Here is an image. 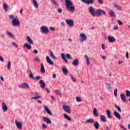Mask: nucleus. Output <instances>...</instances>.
Masks as SVG:
<instances>
[{
  "label": "nucleus",
  "mask_w": 130,
  "mask_h": 130,
  "mask_svg": "<svg viewBox=\"0 0 130 130\" xmlns=\"http://www.w3.org/2000/svg\"><path fill=\"white\" fill-rule=\"evenodd\" d=\"M61 56L63 60H64L65 62H68V59H67V57H66V55L64 53H62L61 54Z\"/></svg>",
  "instance_id": "obj_30"
},
{
  "label": "nucleus",
  "mask_w": 130,
  "mask_h": 130,
  "mask_svg": "<svg viewBox=\"0 0 130 130\" xmlns=\"http://www.w3.org/2000/svg\"><path fill=\"white\" fill-rule=\"evenodd\" d=\"M66 23L70 27H73V26H74V20H71V19L67 20Z\"/></svg>",
  "instance_id": "obj_11"
},
{
  "label": "nucleus",
  "mask_w": 130,
  "mask_h": 130,
  "mask_svg": "<svg viewBox=\"0 0 130 130\" xmlns=\"http://www.w3.org/2000/svg\"><path fill=\"white\" fill-rule=\"evenodd\" d=\"M2 108L4 112L8 111V106L5 103H2Z\"/></svg>",
  "instance_id": "obj_14"
},
{
  "label": "nucleus",
  "mask_w": 130,
  "mask_h": 130,
  "mask_svg": "<svg viewBox=\"0 0 130 130\" xmlns=\"http://www.w3.org/2000/svg\"><path fill=\"white\" fill-rule=\"evenodd\" d=\"M114 114L115 115V116L118 118V119H120V118H121V116H120V114H119V113L116 112V111H114Z\"/></svg>",
  "instance_id": "obj_19"
},
{
  "label": "nucleus",
  "mask_w": 130,
  "mask_h": 130,
  "mask_svg": "<svg viewBox=\"0 0 130 130\" xmlns=\"http://www.w3.org/2000/svg\"><path fill=\"white\" fill-rule=\"evenodd\" d=\"M95 121H94V119H88L85 121V123H94Z\"/></svg>",
  "instance_id": "obj_26"
},
{
  "label": "nucleus",
  "mask_w": 130,
  "mask_h": 130,
  "mask_svg": "<svg viewBox=\"0 0 130 130\" xmlns=\"http://www.w3.org/2000/svg\"><path fill=\"white\" fill-rule=\"evenodd\" d=\"M50 30H51V31H53V32H54V31L55 30L54 27H50Z\"/></svg>",
  "instance_id": "obj_61"
},
{
  "label": "nucleus",
  "mask_w": 130,
  "mask_h": 130,
  "mask_svg": "<svg viewBox=\"0 0 130 130\" xmlns=\"http://www.w3.org/2000/svg\"><path fill=\"white\" fill-rule=\"evenodd\" d=\"M70 77H71V79L72 80V81H73V82H77V79H76L75 77H74L73 76V75H70Z\"/></svg>",
  "instance_id": "obj_38"
},
{
  "label": "nucleus",
  "mask_w": 130,
  "mask_h": 130,
  "mask_svg": "<svg viewBox=\"0 0 130 130\" xmlns=\"http://www.w3.org/2000/svg\"><path fill=\"white\" fill-rule=\"evenodd\" d=\"M29 78H30V79H31L32 80H35V77H34V75H33V74H32V73H31L29 74Z\"/></svg>",
  "instance_id": "obj_41"
},
{
  "label": "nucleus",
  "mask_w": 130,
  "mask_h": 130,
  "mask_svg": "<svg viewBox=\"0 0 130 130\" xmlns=\"http://www.w3.org/2000/svg\"><path fill=\"white\" fill-rule=\"evenodd\" d=\"M0 60L2 61V62H4L5 61V59H4V58L2 57V56L0 55Z\"/></svg>",
  "instance_id": "obj_57"
},
{
  "label": "nucleus",
  "mask_w": 130,
  "mask_h": 130,
  "mask_svg": "<svg viewBox=\"0 0 130 130\" xmlns=\"http://www.w3.org/2000/svg\"><path fill=\"white\" fill-rule=\"evenodd\" d=\"M51 2L52 3V4L55 5V6H58V3H57L55 0H51Z\"/></svg>",
  "instance_id": "obj_39"
},
{
  "label": "nucleus",
  "mask_w": 130,
  "mask_h": 130,
  "mask_svg": "<svg viewBox=\"0 0 130 130\" xmlns=\"http://www.w3.org/2000/svg\"><path fill=\"white\" fill-rule=\"evenodd\" d=\"M55 93L58 94V95H60V96L61 95V92L60 91V90H56L55 91Z\"/></svg>",
  "instance_id": "obj_44"
},
{
  "label": "nucleus",
  "mask_w": 130,
  "mask_h": 130,
  "mask_svg": "<svg viewBox=\"0 0 130 130\" xmlns=\"http://www.w3.org/2000/svg\"><path fill=\"white\" fill-rule=\"evenodd\" d=\"M102 48L103 50H104L105 49V45L103 44H102Z\"/></svg>",
  "instance_id": "obj_59"
},
{
  "label": "nucleus",
  "mask_w": 130,
  "mask_h": 130,
  "mask_svg": "<svg viewBox=\"0 0 130 130\" xmlns=\"http://www.w3.org/2000/svg\"><path fill=\"white\" fill-rule=\"evenodd\" d=\"M115 107L118 109V111L119 112H121V109L119 106H117L116 105H115Z\"/></svg>",
  "instance_id": "obj_42"
},
{
  "label": "nucleus",
  "mask_w": 130,
  "mask_h": 130,
  "mask_svg": "<svg viewBox=\"0 0 130 130\" xmlns=\"http://www.w3.org/2000/svg\"><path fill=\"white\" fill-rule=\"evenodd\" d=\"M8 70H11V61H9L8 65Z\"/></svg>",
  "instance_id": "obj_49"
},
{
  "label": "nucleus",
  "mask_w": 130,
  "mask_h": 130,
  "mask_svg": "<svg viewBox=\"0 0 130 130\" xmlns=\"http://www.w3.org/2000/svg\"><path fill=\"white\" fill-rule=\"evenodd\" d=\"M83 3H84L86 5H93L95 2V0H81Z\"/></svg>",
  "instance_id": "obj_9"
},
{
  "label": "nucleus",
  "mask_w": 130,
  "mask_h": 130,
  "mask_svg": "<svg viewBox=\"0 0 130 130\" xmlns=\"http://www.w3.org/2000/svg\"><path fill=\"white\" fill-rule=\"evenodd\" d=\"M118 23L120 26H121L123 24V22L120 20H118Z\"/></svg>",
  "instance_id": "obj_52"
},
{
  "label": "nucleus",
  "mask_w": 130,
  "mask_h": 130,
  "mask_svg": "<svg viewBox=\"0 0 130 130\" xmlns=\"http://www.w3.org/2000/svg\"><path fill=\"white\" fill-rule=\"evenodd\" d=\"M34 59H35V60H36L37 61H38L39 62H40V61H41L40 59L38 57L35 58Z\"/></svg>",
  "instance_id": "obj_53"
},
{
  "label": "nucleus",
  "mask_w": 130,
  "mask_h": 130,
  "mask_svg": "<svg viewBox=\"0 0 130 130\" xmlns=\"http://www.w3.org/2000/svg\"><path fill=\"white\" fill-rule=\"evenodd\" d=\"M7 34L9 35V36H11V37H13V36H14V35H13V34L11 33V32L10 31H8Z\"/></svg>",
  "instance_id": "obj_54"
},
{
  "label": "nucleus",
  "mask_w": 130,
  "mask_h": 130,
  "mask_svg": "<svg viewBox=\"0 0 130 130\" xmlns=\"http://www.w3.org/2000/svg\"><path fill=\"white\" fill-rule=\"evenodd\" d=\"M115 97H117V88H116L114 90Z\"/></svg>",
  "instance_id": "obj_48"
},
{
  "label": "nucleus",
  "mask_w": 130,
  "mask_h": 130,
  "mask_svg": "<svg viewBox=\"0 0 130 130\" xmlns=\"http://www.w3.org/2000/svg\"><path fill=\"white\" fill-rule=\"evenodd\" d=\"M20 21H19L17 18H14L12 21V25L16 27H18V26L20 25Z\"/></svg>",
  "instance_id": "obj_5"
},
{
  "label": "nucleus",
  "mask_w": 130,
  "mask_h": 130,
  "mask_svg": "<svg viewBox=\"0 0 130 130\" xmlns=\"http://www.w3.org/2000/svg\"><path fill=\"white\" fill-rule=\"evenodd\" d=\"M126 96H127V97H130L129 90H126Z\"/></svg>",
  "instance_id": "obj_46"
},
{
  "label": "nucleus",
  "mask_w": 130,
  "mask_h": 130,
  "mask_svg": "<svg viewBox=\"0 0 130 130\" xmlns=\"http://www.w3.org/2000/svg\"><path fill=\"white\" fill-rule=\"evenodd\" d=\"M98 2L100 5H103V0H98Z\"/></svg>",
  "instance_id": "obj_58"
},
{
  "label": "nucleus",
  "mask_w": 130,
  "mask_h": 130,
  "mask_svg": "<svg viewBox=\"0 0 130 130\" xmlns=\"http://www.w3.org/2000/svg\"><path fill=\"white\" fill-rule=\"evenodd\" d=\"M50 56L52 58H53L54 59H55L56 58L55 56H54V54H53V52L51 51H50Z\"/></svg>",
  "instance_id": "obj_40"
},
{
  "label": "nucleus",
  "mask_w": 130,
  "mask_h": 130,
  "mask_svg": "<svg viewBox=\"0 0 130 130\" xmlns=\"http://www.w3.org/2000/svg\"><path fill=\"white\" fill-rule=\"evenodd\" d=\"M84 57L86 59L87 66H90V64L91 63V62L90 61V59H89V57L88 56V55H85L84 56Z\"/></svg>",
  "instance_id": "obj_21"
},
{
  "label": "nucleus",
  "mask_w": 130,
  "mask_h": 130,
  "mask_svg": "<svg viewBox=\"0 0 130 130\" xmlns=\"http://www.w3.org/2000/svg\"><path fill=\"white\" fill-rule=\"evenodd\" d=\"M110 16H112V17H116V15H115V13L113 12L112 10H110V12L109 13Z\"/></svg>",
  "instance_id": "obj_35"
},
{
  "label": "nucleus",
  "mask_w": 130,
  "mask_h": 130,
  "mask_svg": "<svg viewBox=\"0 0 130 130\" xmlns=\"http://www.w3.org/2000/svg\"><path fill=\"white\" fill-rule=\"evenodd\" d=\"M41 73L42 74H44V73H45V69L44 68V65H43V63L41 64Z\"/></svg>",
  "instance_id": "obj_24"
},
{
  "label": "nucleus",
  "mask_w": 130,
  "mask_h": 130,
  "mask_svg": "<svg viewBox=\"0 0 130 130\" xmlns=\"http://www.w3.org/2000/svg\"><path fill=\"white\" fill-rule=\"evenodd\" d=\"M107 115L110 119H111L112 118V116H111V111L109 110H107Z\"/></svg>",
  "instance_id": "obj_22"
},
{
  "label": "nucleus",
  "mask_w": 130,
  "mask_h": 130,
  "mask_svg": "<svg viewBox=\"0 0 130 130\" xmlns=\"http://www.w3.org/2000/svg\"><path fill=\"white\" fill-rule=\"evenodd\" d=\"M3 8L5 10V11H6V12H7L8 11V5L6 4H4L3 5Z\"/></svg>",
  "instance_id": "obj_37"
},
{
  "label": "nucleus",
  "mask_w": 130,
  "mask_h": 130,
  "mask_svg": "<svg viewBox=\"0 0 130 130\" xmlns=\"http://www.w3.org/2000/svg\"><path fill=\"white\" fill-rule=\"evenodd\" d=\"M101 120H102L103 122H106V121H107V120L106 119L105 116L103 115H101Z\"/></svg>",
  "instance_id": "obj_27"
},
{
  "label": "nucleus",
  "mask_w": 130,
  "mask_h": 130,
  "mask_svg": "<svg viewBox=\"0 0 130 130\" xmlns=\"http://www.w3.org/2000/svg\"><path fill=\"white\" fill-rule=\"evenodd\" d=\"M93 115H94V116H98L99 114L97 113V109L96 108H94L93 109Z\"/></svg>",
  "instance_id": "obj_36"
},
{
  "label": "nucleus",
  "mask_w": 130,
  "mask_h": 130,
  "mask_svg": "<svg viewBox=\"0 0 130 130\" xmlns=\"http://www.w3.org/2000/svg\"><path fill=\"white\" fill-rule=\"evenodd\" d=\"M76 101H77V102H81L82 101V99L79 97H76Z\"/></svg>",
  "instance_id": "obj_47"
},
{
  "label": "nucleus",
  "mask_w": 130,
  "mask_h": 130,
  "mask_svg": "<svg viewBox=\"0 0 130 130\" xmlns=\"http://www.w3.org/2000/svg\"><path fill=\"white\" fill-rule=\"evenodd\" d=\"M129 55L128 54V53H126V57L128 59L129 58Z\"/></svg>",
  "instance_id": "obj_62"
},
{
  "label": "nucleus",
  "mask_w": 130,
  "mask_h": 130,
  "mask_svg": "<svg viewBox=\"0 0 130 130\" xmlns=\"http://www.w3.org/2000/svg\"><path fill=\"white\" fill-rule=\"evenodd\" d=\"M62 72L64 75H68V73H69L68 69L66 68H62Z\"/></svg>",
  "instance_id": "obj_33"
},
{
  "label": "nucleus",
  "mask_w": 130,
  "mask_h": 130,
  "mask_svg": "<svg viewBox=\"0 0 130 130\" xmlns=\"http://www.w3.org/2000/svg\"><path fill=\"white\" fill-rule=\"evenodd\" d=\"M41 79V77L37 76L36 77V81H39V79Z\"/></svg>",
  "instance_id": "obj_50"
},
{
  "label": "nucleus",
  "mask_w": 130,
  "mask_h": 130,
  "mask_svg": "<svg viewBox=\"0 0 130 130\" xmlns=\"http://www.w3.org/2000/svg\"><path fill=\"white\" fill-rule=\"evenodd\" d=\"M73 66H74V67H77L79 64V59H76L74 60V61L72 63Z\"/></svg>",
  "instance_id": "obj_23"
},
{
  "label": "nucleus",
  "mask_w": 130,
  "mask_h": 130,
  "mask_svg": "<svg viewBox=\"0 0 130 130\" xmlns=\"http://www.w3.org/2000/svg\"><path fill=\"white\" fill-rule=\"evenodd\" d=\"M43 121H44V122H46L47 124H51V123H52V122H51V120H50L49 118L46 117H43Z\"/></svg>",
  "instance_id": "obj_10"
},
{
  "label": "nucleus",
  "mask_w": 130,
  "mask_h": 130,
  "mask_svg": "<svg viewBox=\"0 0 130 130\" xmlns=\"http://www.w3.org/2000/svg\"><path fill=\"white\" fill-rule=\"evenodd\" d=\"M42 128L43 129H46V128H47V125H46V124L43 123L42 124Z\"/></svg>",
  "instance_id": "obj_45"
},
{
  "label": "nucleus",
  "mask_w": 130,
  "mask_h": 130,
  "mask_svg": "<svg viewBox=\"0 0 130 130\" xmlns=\"http://www.w3.org/2000/svg\"><path fill=\"white\" fill-rule=\"evenodd\" d=\"M88 11L89 12V13H90V14L91 15V16H92V17H93V18H95V17H96V10L93 7H89L88 9Z\"/></svg>",
  "instance_id": "obj_2"
},
{
  "label": "nucleus",
  "mask_w": 130,
  "mask_h": 130,
  "mask_svg": "<svg viewBox=\"0 0 130 130\" xmlns=\"http://www.w3.org/2000/svg\"><path fill=\"white\" fill-rule=\"evenodd\" d=\"M39 98H41L40 96H37L31 98V99H39Z\"/></svg>",
  "instance_id": "obj_51"
},
{
  "label": "nucleus",
  "mask_w": 130,
  "mask_h": 130,
  "mask_svg": "<svg viewBox=\"0 0 130 130\" xmlns=\"http://www.w3.org/2000/svg\"><path fill=\"white\" fill-rule=\"evenodd\" d=\"M108 39L109 40V42L110 43H112L113 42H115V38L113 37H108Z\"/></svg>",
  "instance_id": "obj_16"
},
{
  "label": "nucleus",
  "mask_w": 130,
  "mask_h": 130,
  "mask_svg": "<svg viewBox=\"0 0 130 130\" xmlns=\"http://www.w3.org/2000/svg\"><path fill=\"white\" fill-rule=\"evenodd\" d=\"M80 37H81V38L80 39V42H84V41H86V40H87V36H86L85 34H83V33L81 34Z\"/></svg>",
  "instance_id": "obj_6"
},
{
  "label": "nucleus",
  "mask_w": 130,
  "mask_h": 130,
  "mask_svg": "<svg viewBox=\"0 0 130 130\" xmlns=\"http://www.w3.org/2000/svg\"><path fill=\"white\" fill-rule=\"evenodd\" d=\"M106 86L108 90H109V91L111 90V84H110V83H106Z\"/></svg>",
  "instance_id": "obj_31"
},
{
  "label": "nucleus",
  "mask_w": 130,
  "mask_h": 130,
  "mask_svg": "<svg viewBox=\"0 0 130 130\" xmlns=\"http://www.w3.org/2000/svg\"><path fill=\"white\" fill-rule=\"evenodd\" d=\"M63 109L67 112V113L71 114V107L69 106L63 105L62 106Z\"/></svg>",
  "instance_id": "obj_8"
},
{
  "label": "nucleus",
  "mask_w": 130,
  "mask_h": 130,
  "mask_svg": "<svg viewBox=\"0 0 130 130\" xmlns=\"http://www.w3.org/2000/svg\"><path fill=\"white\" fill-rule=\"evenodd\" d=\"M114 7L115 8H116L117 10H119V11H120L121 10V6H119L117 4H114Z\"/></svg>",
  "instance_id": "obj_34"
},
{
  "label": "nucleus",
  "mask_w": 130,
  "mask_h": 130,
  "mask_svg": "<svg viewBox=\"0 0 130 130\" xmlns=\"http://www.w3.org/2000/svg\"><path fill=\"white\" fill-rule=\"evenodd\" d=\"M44 109H45L47 113L49 114V115H52V113L51 111H50L49 109H48V107L46 106H45L44 107Z\"/></svg>",
  "instance_id": "obj_17"
},
{
  "label": "nucleus",
  "mask_w": 130,
  "mask_h": 130,
  "mask_svg": "<svg viewBox=\"0 0 130 130\" xmlns=\"http://www.w3.org/2000/svg\"><path fill=\"white\" fill-rule=\"evenodd\" d=\"M65 4L68 11H71V12H75V7L73 6V3L71 2V0H65Z\"/></svg>",
  "instance_id": "obj_1"
},
{
  "label": "nucleus",
  "mask_w": 130,
  "mask_h": 130,
  "mask_svg": "<svg viewBox=\"0 0 130 130\" xmlns=\"http://www.w3.org/2000/svg\"><path fill=\"white\" fill-rule=\"evenodd\" d=\"M63 116L66 119H67V120H69V121H72V118L70 117L67 114H63Z\"/></svg>",
  "instance_id": "obj_28"
},
{
  "label": "nucleus",
  "mask_w": 130,
  "mask_h": 130,
  "mask_svg": "<svg viewBox=\"0 0 130 130\" xmlns=\"http://www.w3.org/2000/svg\"><path fill=\"white\" fill-rule=\"evenodd\" d=\"M66 56L68 59H73V57H72V56L70 54H67Z\"/></svg>",
  "instance_id": "obj_43"
},
{
  "label": "nucleus",
  "mask_w": 130,
  "mask_h": 130,
  "mask_svg": "<svg viewBox=\"0 0 130 130\" xmlns=\"http://www.w3.org/2000/svg\"><path fill=\"white\" fill-rule=\"evenodd\" d=\"M26 39L28 43H29L30 44H34V42H33V40H32V39H31V38H30V37L27 36Z\"/></svg>",
  "instance_id": "obj_20"
},
{
  "label": "nucleus",
  "mask_w": 130,
  "mask_h": 130,
  "mask_svg": "<svg viewBox=\"0 0 130 130\" xmlns=\"http://www.w3.org/2000/svg\"><path fill=\"white\" fill-rule=\"evenodd\" d=\"M19 88L21 89H29L30 86L28 83H24L19 85Z\"/></svg>",
  "instance_id": "obj_7"
},
{
  "label": "nucleus",
  "mask_w": 130,
  "mask_h": 130,
  "mask_svg": "<svg viewBox=\"0 0 130 130\" xmlns=\"http://www.w3.org/2000/svg\"><path fill=\"white\" fill-rule=\"evenodd\" d=\"M24 47H26L27 48V49H28L29 50H30V49H32V46L30 45L29 44H28L27 43L24 44Z\"/></svg>",
  "instance_id": "obj_25"
},
{
  "label": "nucleus",
  "mask_w": 130,
  "mask_h": 130,
  "mask_svg": "<svg viewBox=\"0 0 130 130\" xmlns=\"http://www.w3.org/2000/svg\"><path fill=\"white\" fill-rule=\"evenodd\" d=\"M15 124L18 129H22V122H19L17 120H16Z\"/></svg>",
  "instance_id": "obj_15"
},
{
  "label": "nucleus",
  "mask_w": 130,
  "mask_h": 130,
  "mask_svg": "<svg viewBox=\"0 0 130 130\" xmlns=\"http://www.w3.org/2000/svg\"><path fill=\"white\" fill-rule=\"evenodd\" d=\"M41 32L44 34H48L49 30H48V28H47V27L43 26L41 27Z\"/></svg>",
  "instance_id": "obj_4"
},
{
  "label": "nucleus",
  "mask_w": 130,
  "mask_h": 130,
  "mask_svg": "<svg viewBox=\"0 0 130 130\" xmlns=\"http://www.w3.org/2000/svg\"><path fill=\"white\" fill-rule=\"evenodd\" d=\"M94 126L96 129H98L99 128V123L98 121H95L94 124Z\"/></svg>",
  "instance_id": "obj_32"
},
{
  "label": "nucleus",
  "mask_w": 130,
  "mask_h": 130,
  "mask_svg": "<svg viewBox=\"0 0 130 130\" xmlns=\"http://www.w3.org/2000/svg\"><path fill=\"white\" fill-rule=\"evenodd\" d=\"M58 13L59 14H61V13H62V9L60 8L58 9Z\"/></svg>",
  "instance_id": "obj_55"
},
{
  "label": "nucleus",
  "mask_w": 130,
  "mask_h": 130,
  "mask_svg": "<svg viewBox=\"0 0 130 130\" xmlns=\"http://www.w3.org/2000/svg\"><path fill=\"white\" fill-rule=\"evenodd\" d=\"M46 60L48 63H49V64H50L51 66H53L54 63H53V61H52L51 59L49 57V56H47L46 57Z\"/></svg>",
  "instance_id": "obj_13"
},
{
  "label": "nucleus",
  "mask_w": 130,
  "mask_h": 130,
  "mask_svg": "<svg viewBox=\"0 0 130 130\" xmlns=\"http://www.w3.org/2000/svg\"><path fill=\"white\" fill-rule=\"evenodd\" d=\"M32 2L34 3V6L35 8H36V9H38L39 6L37 1L36 0H32Z\"/></svg>",
  "instance_id": "obj_29"
},
{
  "label": "nucleus",
  "mask_w": 130,
  "mask_h": 130,
  "mask_svg": "<svg viewBox=\"0 0 130 130\" xmlns=\"http://www.w3.org/2000/svg\"><path fill=\"white\" fill-rule=\"evenodd\" d=\"M39 84L40 85V87L42 89H45V86H46V84L45 83H44V81L42 80H40L39 81Z\"/></svg>",
  "instance_id": "obj_12"
},
{
  "label": "nucleus",
  "mask_w": 130,
  "mask_h": 130,
  "mask_svg": "<svg viewBox=\"0 0 130 130\" xmlns=\"http://www.w3.org/2000/svg\"><path fill=\"white\" fill-rule=\"evenodd\" d=\"M12 44H13V45H14V46H15V47H16V48H18V45H17V44H16V43L12 42Z\"/></svg>",
  "instance_id": "obj_56"
},
{
  "label": "nucleus",
  "mask_w": 130,
  "mask_h": 130,
  "mask_svg": "<svg viewBox=\"0 0 130 130\" xmlns=\"http://www.w3.org/2000/svg\"><path fill=\"white\" fill-rule=\"evenodd\" d=\"M1 37L2 38H5V37H6V36L4 34H2L1 35Z\"/></svg>",
  "instance_id": "obj_64"
},
{
  "label": "nucleus",
  "mask_w": 130,
  "mask_h": 130,
  "mask_svg": "<svg viewBox=\"0 0 130 130\" xmlns=\"http://www.w3.org/2000/svg\"><path fill=\"white\" fill-rule=\"evenodd\" d=\"M121 99L123 102H126V100L125 99V94L123 93H121L120 95Z\"/></svg>",
  "instance_id": "obj_18"
},
{
  "label": "nucleus",
  "mask_w": 130,
  "mask_h": 130,
  "mask_svg": "<svg viewBox=\"0 0 130 130\" xmlns=\"http://www.w3.org/2000/svg\"><path fill=\"white\" fill-rule=\"evenodd\" d=\"M34 52L35 54H37V53H38V50H34Z\"/></svg>",
  "instance_id": "obj_63"
},
{
  "label": "nucleus",
  "mask_w": 130,
  "mask_h": 130,
  "mask_svg": "<svg viewBox=\"0 0 130 130\" xmlns=\"http://www.w3.org/2000/svg\"><path fill=\"white\" fill-rule=\"evenodd\" d=\"M105 14H106V12L101 9L97 10L95 12V15L97 16V17H100V16H102V15H105Z\"/></svg>",
  "instance_id": "obj_3"
},
{
  "label": "nucleus",
  "mask_w": 130,
  "mask_h": 130,
  "mask_svg": "<svg viewBox=\"0 0 130 130\" xmlns=\"http://www.w3.org/2000/svg\"><path fill=\"white\" fill-rule=\"evenodd\" d=\"M114 30H118V26L116 25L114 27Z\"/></svg>",
  "instance_id": "obj_60"
}]
</instances>
